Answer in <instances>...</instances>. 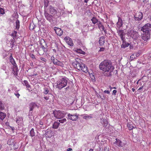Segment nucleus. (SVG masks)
<instances>
[{
	"label": "nucleus",
	"mask_w": 151,
	"mask_h": 151,
	"mask_svg": "<svg viewBox=\"0 0 151 151\" xmlns=\"http://www.w3.org/2000/svg\"><path fill=\"white\" fill-rule=\"evenodd\" d=\"M100 69L105 73V75L107 76H110L111 74L112 65L110 62L108 60H104L101 62L99 65Z\"/></svg>",
	"instance_id": "1"
},
{
	"label": "nucleus",
	"mask_w": 151,
	"mask_h": 151,
	"mask_svg": "<svg viewBox=\"0 0 151 151\" xmlns=\"http://www.w3.org/2000/svg\"><path fill=\"white\" fill-rule=\"evenodd\" d=\"M127 34L128 36L135 40H137L139 37L138 33L132 29L128 30Z\"/></svg>",
	"instance_id": "2"
},
{
	"label": "nucleus",
	"mask_w": 151,
	"mask_h": 151,
	"mask_svg": "<svg viewBox=\"0 0 151 151\" xmlns=\"http://www.w3.org/2000/svg\"><path fill=\"white\" fill-rule=\"evenodd\" d=\"M143 33L141 36V39L140 40L143 45H144L147 44V42L150 38V33Z\"/></svg>",
	"instance_id": "3"
},
{
	"label": "nucleus",
	"mask_w": 151,
	"mask_h": 151,
	"mask_svg": "<svg viewBox=\"0 0 151 151\" xmlns=\"http://www.w3.org/2000/svg\"><path fill=\"white\" fill-rule=\"evenodd\" d=\"M117 33L123 42V44H122V46L124 48L128 47L129 45V44L126 45H125L124 44V41H125V33L124 32V30L118 29L117 30Z\"/></svg>",
	"instance_id": "4"
},
{
	"label": "nucleus",
	"mask_w": 151,
	"mask_h": 151,
	"mask_svg": "<svg viewBox=\"0 0 151 151\" xmlns=\"http://www.w3.org/2000/svg\"><path fill=\"white\" fill-rule=\"evenodd\" d=\"M141 31L143 32L150 33L151 31V24L149 23L145 24L142 27Z\"/></svg>",
	"instance_id": "5"
},
{
	"label": "nucleus",
	"mask_w": 151,
	"mask_h": 151,
	"mask_svg": "<svg viewBox=\"0 0 151 151\" xmlns=\"http://www.w3.org/2000/svg\"><path fill=\"white\" fill-rule=\"evenodd\" d=\"M53 114L54 116L57 119H61L65 116L64 114L60 111H54Z\"/></svg>",
	"instance_id": "6"
},
{
	"label": "nucleus",
	"mask_w": 151,
	"mask_h": 151,
	"mask_svg": "<svg viewBox=\"0 0 151 151\" xmlns=\"http://www.w3.org/2000/svg\"><path fill=\"white\" fill-rule=\"evenodd\" d=\"M72 65L74 67L79 70L81 69V68L84 66L83 63L80 64L78 61L76 60L72 63Z\"/></svg>",
	"instance_id": "7"
},
{
	"label": "nucleus",
	"mask_w": 151,
	"mask_h": 151,
	"mask_svg": "<svg viewBox=\"0 0 151 151\" xmlns=\"http://www.w3.org/2000/svg\"><path fill=\"white\" fill-rule=\"evenodd\" d=\"M44 12L45 16L46 19L50 22H52L53 21V16L49 14L46 10H44Z\"/></svg>",
	"instance_id": "8"
},
{
	"label": "nucleus",
	"mask_w": 151,
	"mask_h": 151,
	"mask_svg": "<svg viewBox=\"0 0 151 151\" xmlns=\"http://www.w3.org/2000/svg\"><path fill=\"white\" fill-rule=\"evenodd\" d=\"M66 86V82L65 78H63L60 83L58 84L56 86V88H58L59 89H61L63 87Z\"/></svg>",
	"instance_id": "9"
},
{
	"label": "nucleus",
	"mask_w": 151,
	"mask_h": 151,
	"mask_svg": "<svg viewBox=\"0 0 151 151\" xmlns=\"http://www.w3.org/2000/svg\"><path fill=\"white\" fill-rule=\"evenodd\" d=\"M134 17L136 21H140L143 18L142 13L140 12H137L135 14Z\"/></svg>",
	"instance_id": "10"
},
{
	"label": "nucleus",
	"mask_w": 151,
	"mask_h": 151,
	"mask_svg": "<svg viewBox=\"0 0 151 151\" xmlns=\"http://www.w3.org/2000/svg\"><path fill=\"white\" fill-rule=\"evenodd\" d=\"M68 116L69 119L73 121H76L78 118V115L76 114L73 115L69 114Z\"/></svg>",
	"instance_id": "11"
},
{
	"label": "nucleus",
	"mask_w": 151,
	"mask_h": 151,
	"mask_svg": "<svg viewBox=\"0 0 151 151\" xmlns=\"http://www.w3.org/2000/svg\"><path fill=\"white\" fill-rule=\"evenodd\" d=\"M37 106L36 104L34 102H32L29 104V106L30 108V110L29 111V114H31L32 112V111L33 109L35 107Z\"/></svg>",
	"instance_id": "12"
},
{
	"label": "nucleus",
	"mask_w": 151,
	"mask_h": 151,
	"mask_svg": "<svg viewBox=\"0 0 151 151\" xmlns=\"http://www.w3.org/2000/svg\"><path fill=\"white\" fill-rule=\"evenodd\" d=\"M54 30L55 33L58 35L60 36L62 35L63 31L60 28L55 27Z\"/></svg>",
	"instance_id": "13"
},
{
	"label": "nucleus",
	"mask_w": 151,
	"mask_h": 151,
	"mask_svg": "<svg viewBox=\"0 0 151 151\" xmlns=\"http://www.w3.org/2000/svg\"><path fill=\"white\" fill-rule=\"evenodd\" d=\"M49 11L50 14H52L55 15L57 13L56 9L52 6H49Z\"/></svg>",
	"instance_id": "14"
},
{
	"label": "nucleus",
	"mask_w": 151,
	"mask_h": 151,
	"mask_svg": "<svg viewBox=\"0 0 151 151\" xmlns=\"http://www.w3.org/2000/svg\"><path fill=\"white\" fill-rule=\"evenodd\" d=\"M97 23V25H98L99 28L100 29H102L104 31L105 33L106 32V29H105V28L104 26L102 24L101 22L99 21Z\"/></svg>",
	"instance_id": "15"
},
{
	"label": "nucleus",
	"mask_w": 151,
	"mask_h": 151,
	"mask_svg": "<svg viewBox=\"0 0 151 151\" xmlns=\"http://www.w3.org/2000/svg\"><path fill=\"white\" fill-rule=\"evenodd\" d=\"M114 144H116L119 147H123L124 145V144L119 139H116V141L114 142Z\"/></svg>",
	"instance_id": "16"
},
{
	"label": "nucleus",
	"mask_w": 151,
	"mask_h": 151,
	"mask_svg": "<svg viewBox=\"0 0 151 151\" xmlns=\"http://www.w3.org/2000/svg\"><path fill=\"white\" fill-rule=\"evenodd\" d=\"M54 96L51 93H48V95L44 96V98L46 100H48L52 99L53 101L54 100Z\"/></svg>",
	"instance_id": "17"
},
{
	"label": "nucleus",
	"mask_w": 151,
	"mask_h": 151,
	"mask_svg": "<svg viewBox=\"0 0 151 151\" xmlns=\"http://www.w3.org/2000/svg\"><path fill=\"white\" fill-rule=\"evenodd\" d=\"M100 120L101 123L102 124L103 127H106L107 126V122L105 119L102 118H101Z\"/></svg>",
	"instance_id": "18"
},
{
	"label": "nucleus",
	"mask_w": 151,
	"mask_h": 151,
	"mask_svg": "<svg viewBox=\"0 0 151 151\" xmlns=\"http://www.w3.org/2000/svg\"><path fill=\"white\" fill-rule=\"evenodd\" d=\"M47 130H46L45 131V136L47 137L50 138L53 134V132L51 131H47Z\"/></svg>",
	"instance_id": "19"
},
{
	"label": "nucleus",
	"mask_w": 151,
	"mask_h": 151,
	"mask_svg": "<svg viewBox=\"0 0 151 151\" xmlns=\"http://www.w3.org/2000/svg\"><path fill=\"white\" fill-rule=\"evenodd\" d=\"M122 25V21L121 18L118 17V21L116 24V26L117 27L119 28Z\"/></svg>",
	"instance_id": "20"
},
{
	"label": "nucleus",
	"mask_w": 151,
	"mask_h": 151,
	"mask_svg": "<svg viewBox=\"0 0 151 151\" xmlns=\"http://www.w3.org/2000/svg\"><path fill=\"white\" fill-rule=\"evenodd\" d=\"M105 43V37L102 36L100 38L99 40V43L100 45L102 46Z\"/></svg>",
	"instance_id": "21"
},
{
	"label": "nucleus",
	"mask_w": 151,
	"mask_h": 151,
	"mask_svg": "<svg viewBox=\"0 0 151 151\" xmlns=\"http://www.w3.org/2000/svg\"><path fill=\"white\" fill-rule=\"evenodd\" d=\"M67 43L71 46H73L74 45L72 40L69 37H67Z\"/></svg>",
	"instance_id": "22"
},
{
	"label": "nucleus",
	"mask_w": 151,
	"mask_h": 151,
	"mask_svg": "<svg viewBox=\"0 0 151 151\" xmlns=\"http://www.w3.org/2000/svg\"><path fill=\"white\" fill-rule=\"evenodd\" d=\"M43 41H44V43L45 44V46H43L41 47V48L43 50L44 52H45L46 53L47 51V44L45 42L44 40H43Z\"/></svg>",
	"instance_id": "23"
},
{
	"label": "nucleus",
	"mask_w": 151,
	"mask_h": 151,
	"mask_svg": "<svg viewBox=\"0 0 151 151\" xmlns=\"http://www.w3.org/2000/svg\"><path fill=\"white\" fill-rule=\"evenodd\" d=\"M6 116V114L0 111V121H2Z\"/></svg>",
	"instance_id": "24"
},
{
	"label": "nucleus",
	"mask_w": 151,
	"mask_h": 151,
	"mask_svg": "<svg viewBox=\"0 0 151 151\" xmlns=\"http://www.w3.org/2000/svg\"><path fill=\"white\" fill-rule=\"evenodd\" d=\"M51 60L52 61L54 64L57 65L59 61L56 59H55L54 56H52L51 58Z\"/></svg>",
	"instance_id": "25"
},
{
	"label": "nucleus",
	"mask_w": 151,
	"mask_h": 151,
	"mask_svg": "<svg viewBox=\"0 0 151 151\" xmlns=\"http://www.w3.org/2000/svg\"><path fill=\"white\" fill-rule=\"evenodd\" d=\"M81 68V69H80V70H81L83 72L85 73H86L88 72V70L87 67L84 64V66H82Z\"/></svg>",
	"instance_id": "26"
},
{
	"label": "nucleus",
	"mask_w": 151,
	"mask_h": 151,
	"mask_svg": "<svg viewBox=\"0 0 151 151\" xmlns=\"http://www.w3.org/2000/svg\"><path fill=\"white\" fill-rule=\"evenodd\" d=\"M60 123L58 122H55L52 125V128L54 129H57L60 124Z\"/></svg>",
	"instance_id": "27"
},
{
	"label": "nucleus",
	"mask_w": 151,
	"mask_h": 151,
	"mask_svg": "<svg viewBox=\"0 0 151 151\" xmlns=\"http://www.w3.org/2000/svg\"><path fill=\"white\" fill-rule=\"evenodd\" d=\"M91 20L92 21L93 23L94 24H95L96 23H98V22H99V21L98 19L95 17H93L92 19H91Z\"/></svg>",
	"instance_id": "28"
},
{
	"label": "nucleus",
	"mask_w": 151,
	"mask_h": 151,
	"mask_svg": "<svg viewBox=\"0 0 151 151\" xmlns=\"http://www.w3.org/2000/svg\"><path fill=\"white\" fill-rule=\"evenodd\" d=\"M19 20L17 19L16 21V29L18 30L19 28Z\"/></svg>",
	"instance_id": "29"
},
{
	"label": "nucleus",
	"mask_w": 151,
	"mask_h": 151,
	"mask_svg": "<svg viewBox=\"0 0 151 151\" xmlns=\"http://www.w3.org/2000/svg\"><path fill=\"white\" fill-rule=\"evenodd\" d=\"M49 1L48 0H44V10H46V8L48 6Z\"/></svg>",
	"instance_id": "30"
},
{
	"label": "nucleus",
	"mask_w": 151,
	"mask_h": 151,
	"mask_svg": "<svg viewBox=\"0 0 151 151\" xmlns=\"http://www.w3.org/2000/svg\"><path fill=\"white\" fill-rule=\"evenodd\" d=\"M30 136L32 137L35 136V132L34 131V129L33 128H32L30 132Z\"/></svg>",
	"instance_id": "31"
},
{
	"label": "nucleus",
	"mask_w": 151,
	"mask_h": 151,
	"mask_svg": "<svg viewBox=\"0 0 151 151\" xmlns=\"http://www.w3.org/2000/svg\"><path fill=\"white\" fill-rule=\"evenodd\" d=\"M127 126L129 129L130 130H131L133 128H134V127L133 126L131 122L128 123L127 124Z\"/></svg>",
	"instance_id": "32"
},
{
	"label": "nucleus",
	"mask_w": 151,
	"mask_h": 151,
	"mask_svg": "<svg viewBox=\"0 0 151 151\" xmlns=\"http://www.w3.org/2000/svg\"><path fill=\"white\" fill-rule=\"evenodd\" d=\"M10 62L15 67H17V65L14 59H10Z\"/></svg>",
	"instance_id": "33"
},
{
	"label": "nucleus",
	"mask_w": 151,
	"mask_h": 151,
	"mask_svg": "<svg viewBox=\"0 0 151 151\" xmlns=\"http://www.w3.org/2000/svg\"><path fill=\"white\" fill-rule=\"evenodd\" d=\"M76 51L77 52L79 53L80 54H84V55L85 53V52H84L83 51H82L81 49H77L76 50Z\"/></svg>",
	"instance_id": "34"
},
{
	"label": "nucleus",
	"mask_w": 151,
	"mask_h": 151,
	"mask_svg": "<svg viewBox=\"0 0 151 151\" xmlns=\"http://www.w3.org/2000/svg\"><path fill=\"white\" fill-rule=\"evenodd\" d=\"M4 109V104L0 101V110H3Z\"/></svg>",
	"instance_id": "35"
},
{
	"label": "nucleus",
	"mask_w": 151,
	"mask_h": 151,
	"mask_svg": "<svg viewBox=\"0 0 151 151\" xmlns=\"http://www.w3.org/2000/svg\"><path fill=\"white\" fill-rule=\"evenodd\" d=\"M23 84L25 85L27 88H29L30 87V86L28 83V82L27 81L24 80L23 81Z\"/></svg>",
	"instance_id": "36"
},
{
	"label": "nucleus",
	"mask_w": 151,
	"mask_h": 151,
	"mask_svg": "<svg viewBox=\"0 0 151 151\" xmlns=\"http://www.w3.org/2000/svg\"><path fill=\"white\" fill-rule=\"evenodd\" d=\"M136 53H134L130 57V59L132 60L136 58Z\"/></svg>",
	"instance_id": "37"
},
{
	"label": "nucleus",
	"mask_w": 151,
	"mask_h": 151,
	"mask_svg": "<svg viewBox=\"0 0 151 151\" xmlns=\"http://www.w3.org/2000/svg\"><path fill=\"white\" fill-rule=\"evenodd\" d=\"M19 147L18 143L17 142H15L13 145V148L14 150H16Z\"/></svg>",
	"instance_id": "38"
},
{
	"label": "nucleus",
	"mask_w": 151,
	"mask_h": 151,
	"mask_svg": "<svg viewBox=\"0 0 151 151\" xmlns=\"http://www.w3.org/2000/svg\"><path fill=\"white\" fill-rule=\"evenodd\" d=\"M49 90H48V88H46L45 89H44V91H43V93L45 94H48Z\"/></svg>",
	"instance_id": "39"
},
{
	"label": "nucleus",
	"mask_w": 151,
	"mask_h": 151,
	"mask_svg": "<svg viewBox=\"0 0 151 151\" xmlns=\"http://www.w3.org/2000/svg\"><path fill=\"white\" fill-rule=\"evenodd\" d=\"M5 13L4 10L3 8L0 7V14H3Z\"/></svg>",
	"instance_id": "40"
},
{
	"label": "nucleus",
	"mask_w": 151,
	"mask_h": 151,
	"mask_svg": "<svg viewBox=\"0 0 151 151\" xmlns=\"http://www.w3.org/2000/svg\"><path fill=\"white\" fill-rule=\"evenodd\" d=\"M66 122V119L65 118H64L63 119L59 120V122L61 123H63Z\"/></svg>",
	"instance_id": "41"
},
{
	"label": "nucleus",
	"mask_w": 151,
	"mask_h": 151,
	"mask_svg": "<svg viewBox=\"0 0 151 151\" xmlns=\"http://www.w3.org/2000/svg\"><path fill=\"white\" fill-rule=\"evenodd\" d=\"M99 96L100 98L103 100H104L106 98V96L104 94H102L101 96L99 95Z\"/></svg>",
	"instance_id": "42"
},
{
	"label": "nucleus",
	"mask_w": 151,
	"mask_h": 151,
	"mask_svg": "<svg viewBox=\"0 0 151 151\" xmlns=\"http://www.w3.org/2000/svg\"><path fill=\"white\" fill-rule=\"evenodd\" d=\"M58 65H60L62 67L64 66V64L62 63L61 62L59 61V62L58 63Z\"/></svg>",
	"instance_id": "43"
},
{
	"label": "nucleus",
	"mask_w": 151,
	"mask_h": 151,
	"mask_svg": "<svg viewBox=\"0 0 151 151\" xmlns=\"http://www.w3.org/2000/svg\"><path fill=\"white\" fill-rule=\"evenodd\" d=\"M14 94L18 98H19L20 96V95L18 93H17L16 92L14 93Z\"/></svg>",
	"instance_id": "44"
},
{
	"label": "nucleus",
	"mask_w": 151,
	"mask_h": 151,
	"mask_svg": "<svg viewBox=\"0 0 151 151\" xmlns=\"http://www.w3.org/2000/svg\"><path fill=\"white\" fill-rule=\"evenodd\" d=\"M30 56L33 59H35V58H35V55L34 54H30Z\"/></svg>",
	"instance_id": "45"
},
{
	"label": "nucleus",
	"mask_w": 151,
	"mask_h": 151,
	"mask_svg": "<svg viewBox=\"0 0 151 151\" xmlns=\"http://www.w3.org/2000/svg\"><path fill=\"white\" fill-rule=\"evenodd\" d=\"M17 32L16 31H14V33L13 34H12V35L14 37H16V34H17Z\"/></svg>",
	"instance_id": "46"
},
{
	"label": "nucleus",
	"mask_w": 151,
	"mask_h": 151,
	"mask_svg": "<svg viewBox=\"0 0 151 151\" xmlns=\"http://www.w3.org/2000/svg\"><path fill=\"white\" fill-rule=\"evenodd\" d=\"M40 59L42 61H44L45 62H46V60L45 58L41 57L40 58Z\"/></svg>",
	"instance_id": "47"
},
{
	"label": "nucleus",
	"mask_w": 151,
	"mask_h": 151,
	"mask_svg": "<svg viewBox=\"0 0 151 151\" xmlns=\"http://www.w3.org/2000/svg\"><path fill=\"white\" fill-rule=\"evenodd\" d=\"M104 93H106L108 94H109L110 93V91L109 90H105L104 91Z\"/></svg>",
	"instance_id": "48"
},
{
	"label": "nucleus",
	"mask_w": 151,
	"mask_h": 151,
	"mask_svg": "<svg viewBox=\"0 0 151 151\" xmlns=\"http://www.w3.org/2000/svg\"><path fill=\"white\" fill-rule=\"evenodd\" d=\"M91 118V116H83V118L85 119H87V118Z\"/></svg>",
	"instance_id": "49"
},
{
	"label": "nucleus",
	"mask_w": 151,
	"mask_h": 151,
	"mask_svg": "<svg viewBox=\"0 0 151 151\" xmlns=\"http://www.w3.org/2000/svg\"><path fill=\"white\" fill-rule=\"evenodd\" d=\"M116 92H117V91L115 90H113V93L114 94V95L116 94Z\"/></svg>",
	"instance_id": "50"
},
{
	"label": "nucleus",
	"mask_w": 151,
	"mask_h": 151,
	"mask_svg": "<svg viewBox=\"0 0 151 151\" xmlns=\"http://www.w3.org/2000/svg\"><path fill=\"white\" fill-rule=\"evenodd\" d=\"M104 50V48H103V47H101V48H100V51H103Z\"/></svg>",
	"instance_id": "51"
},
{
	"label": "nucleus",
	"mask_w": 151,
	"mask_h": 151,
	"mask_svg": "<svg viewBox=\"0 0 151 151\" xmlns=\"http://www.w3.org/2000/svg\"><path fill=\"white\" fill-rule=\"evenodd\" d=\"M72 150L71 148H69L67 149V151H71Z\"/></svg>",
	"instance_id": "52"
},
{
	"label": "nucleus",
	"mask_w": 151,
	"mask_h": 151,
	"mask_svg": "<svg viewBox=\"0 0 151 151\" xmlns=\"http://www.w3.org/2000/svg\"><path fill=\"white\" fill-rule=\"evenodd\" d=\"M40 44L41 46V47L43 46H45V45H43V43H41V42Z\"/></svg>",
	"instance_id": "53"
},
{
	"label": "nucleus",
	"mask_w": 151,
	"mask_h": 151,
	"mask_svg": "<svg viewBox=\"0 0 151 151\" xmlns=\"http://www.w3.org/2000/svg\"><path fill=\"white\" fill-rule=\"evenodd\" d=\"M143 86H141V87H140L138 89V90H141L143 88Z\"/></svg>",
	"instance_id": "54"
},
{
	"label": "nucleus",
	"mask_w": 151,
	"mask_h": 151,
	"mask_svg": "<svg viewBox=\"0 0 151 151\" xmlns=\"http://www.w3.org/2000/svg\"><path fill=\"white\" fill-rule=\"evenodd\" d=\"M13 59V58L12 57V56L11 55H10V60L11 59Z\"/></svg>",
	"instance_id": "55"
},
{
	"label": "nucleus",
	"mask_w": 151,
	"mask_h": 151,
	"mask_svg": "<svg viewBox=\"0 0 151 151\" xmlns=\"http://www.w3.org/2000/svg\"><path fill=\"white\" fill-rule=\"evenodd\" d=\"M37 75V74H33L32 75V76H36Z\"/></svg>",
	"instance_id": "56"
},
{
	"label": "nucleus",
	"mask_w": 151,
	"mask_h": 151,
	"mask_svg": "<svg viewBox=\"0 0 151 151\" xmlns=\"http://www.w3.org/2000/svg\"><path fill=\"white\" fill-rule=\"evenodd\" d=\"M136 58H137V57H138L139 56V54L138 53H136Z\"/></svg>",
	"instance_id": "57"
},
{
	"label": "nucleus",
	"mask_w": 151,
	"mask_h": 151,
	"mask_svg": "<svg viewBox=\"0 0 151 151\" xmlns=\"http://www.w3.org/2000/svg\"><path fill=\"white\" fill-rule=\"evenodd\" d=\"M33 63H30V65L31 66H33Z\"/></svg>",
	"instance_id": "58"
},
{
	"label": "nucleus",
	"mask_w": 151,
	"mask_h": 151,
	"mask_svg": "<svg viewBox=\"0 0 151 151\" xmlns=\"http://www.w3.org/2000/svg\"><path fill=\"white\" fill-rule=\"evenodd\" d=\"M53 51L55 52H56V50L55 49H53Z\"/></svg>",
	"instance_id": "59"
},
{
	"label": "nucleus",
	"mask_w": 151,
	"mask_h": 151,
	"mask_svg": "<svg viewBox=\"0 0 151 151\" xmlns=\"http://www.w3.org/2000/svg\"><path fill=\"white\" fill-rule=\"evenodd\" d=\"M132 90L133 92H134L135 91V89L134 88H132Z\"/></svg>",
	"instance_id": "60"
},
{
	"label": "nucleus",
	"mask_w": 151,
	"mask_h": 151,
	"mask_svg": "<svg viewBox=\"0 0 151 151\" xmlns=\"http://www.w3.org/2000/svg\"><path fill=\"white\" fill-rule=\"evenodd\" d=\"M29 29H34V27H33V28H31V26H30V28Z\"/></svg>",
	"instance_id": "61"
},
{
	"label": "nucleus",
	"mask_w": 151,
	"mask_h": 151,
	"mask_svg": "<svg viewBox=\"0 0 151 151\" xmlns=\"http://www.w3.org/2000/svg\"><path fill=\"white\" fill-rule=\"evenodd\" d=\"M40 124L41 125H43V123L42 122H40Z\"/></svg>",
	"instance_id": "62"
},
{
	"label": "nucleus",
	"mask_w": 151,
	"mask_h": 151,
	"mask_svg": "<svg viewBox=\"0 0 151 151\" xmlns=\"http://www.w3.org/2000/svg\"><path fill=\"white\" fill-rule=\"evenodd\" d=\"M93 149H90L89 151H93Z\"/></svg>",
	"instance_id": "63"
},
{
	"label": "nucleus",
	"mask_w": 151,
	"mask_h": 151,
	"mask_svg": "<svg viewBox=\"0 0 151 151\" xmlns=\"http://www.w3.org/2000/svg\"><path fill=\"white\" fill-rule=\"evenodd\" d=\"M47 151H53L52 150H48Z\"/></svg>",
	"instance_id": "64"
}]
</instances>
